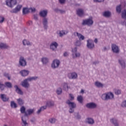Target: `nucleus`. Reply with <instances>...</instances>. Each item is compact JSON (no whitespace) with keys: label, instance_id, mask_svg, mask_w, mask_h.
I'll return each mask as SVG.
<instances>
[{"label":"nucleus","instance_id":"6e6552de","mask_svg":"<svg viewBox=\"0 0 126 126\" xmlns=\"http://www.w3.org/2000/svg\"><path fill=\"white\" fill-rule=\"evenodd\" d=\"M87 47L88 49H89L90 50H93V49H94V47H95L93 40L88 39L87 40Z\"/></svg>","mask_w":126,"mask_h":126},{"label":"nucleus","instance_id":"864d4df0","mask_svg":"<svg viewBox=\"0 0 126 126\" xmlns=\"http://www.w3.org/2000/svg\"><path fill=\"white\" fill-rule=\"evenodd\" d=\"M70 97V101H73L74 100V96H73V95L71 94H69Z\"/></svg>","mask_w":126,"mask_h":126},{"label":"nucleus","instance_id":"79ce46f5","mask_svg":"<svg viewBox=\"0 0 126 126\" xmlns=\"http://www.w3.org/2000/svg\"><path fill=\"white\" fill-rule=\"evenodd\" d=\"M77 37L79 38L80 41H83V40H84V39H85V37L83 36V35H82L80 33H79Z\"/></svg>","mask_w":126,"mask_h":126},{"label":"nucleus","instance_id":"ea45409f","mask_svg":"<svg viewBox=\"0 0 126 126\" xmlns=\"http://www.w3.org/2000/svg\"><path fill=\"white\" fill-rule=\"evenodd\" d=\"M18 104L20 105V106H22L23 104H24V101L22 98H20L17 99Z\"/></svg>","mask_w":126,"mask_h":126},{"label":"nucleus","instance_id":"2eb2a0df","mask_svg":"<svg viewBox=\"0 0 126 126\" xmlns=\"http://www.w3.org/2000/svg\"><path fill=\"white\" fill-rule=\"evenodd\" d=\"M68 77L69 79H77L78 77L77 73L76 72L69 73Z\"/></svg>","mask_w":126,"mask_h":126},{"label":"nucleus","instance_id":"6ab92c4d","mask_svg":"<svg viewBox=\"0 0 126 126\" xmlns=\"http://www.w3.org/2000/svg\"><path fill=\"white\" fill-rule=\"evenodd\" d=\"M0 97L2 101H3V102H7V101H8V100H9V97H7L6 94H1L0 95Z\"/></svg>","mask_w":126,"mask_h":126},{"label":"nucleus","instance_id":"9d476101","mask_svg":"<svg viewBox=\"0 0 126 126\" xmlns=\"http://www.w3.org/2000/svg\"><path fill=\"white\" fill-rule=\"evenodd\" d=\"M59 47V44L56 41L52 42L50 45V49L52 51H55L57 50Z\"/></svg>","mask_w":126,"mask_h":126},{"label":"nucleus","instance_id":"bb28decb","mask_svg":"<svg viewBox=\"0 0 126 126\" xmlns=\"http://www.w3.org/2000/svg\"><path fill=\"white\" fill-rule=\"evenodd\" d=\"M86 123L87 124H88L89 125H94V123H95L94 122V120L92 118H88L86 119Z\"/></svg>","mask_w":126,"mask_h":126},{"label":"nucleus","instance_id":"cd10ccee","mask_svg":"<svg viewBox=\"0 0 126 126\" xmlns=\"http://www.w3.org/2000/svg\"><path fill=\"white\" fill-rule=\"evenodd\" d=\"M8 48H9V46L6 44V43L0 42V49H8Z\"/></svg>","mask_w":126,"mask_h":126},{"label":"nucleus","instance_id":"a211bd4d","mask_svg":"<svg viewBox=\"0 0 126 126\" xmlns=\"http://www.w3.org/2000/svg\"><path fill=\"white\" fill-rule=\"evenodd\" d=\"M34 109H29L27 110V113H26V114L23 116L26 118V117L30 116V115H32V114L34 113Z\"/></svg>","mask_w":126,"mask_h":126},{"label":"nucleus","instance_id":"37998d69","mask_svg":"<svg viewBox=\"0 0 126 126\" xmlns=\"http://www.w3.org/2000/svg\"><path fill=\"white\" fill-rule=\"evenodd\" d=\"M122 18L126 20V10L125 9L122 13Z\"/></svg>","mask_w":126,"mask_h":126},{"label":"nucleus","instance_id":"20e7f679","mask_svg":"<svg viewBox=\"0 0 126 126\" xmlns=\"http://www.w3.org/2000/svg\"><path fill=\"white\" fill-rule=\"evenodd\" d=\"M93 23L94 22L92 18H89L86 20H83L82 23V25L85 26V25H87L88 26H92L93 25Z\"/></svg>","mask_w":126,"mask_h":126},{"label":"nucleus","instance_id":"f03ea898","mask_svg":"<svg viewBox=\"0 0 126 126\" xmlns=\"http://www.w3.org/2000/svg\"><path fill=\"white\" fill-rule=\"evenodd\" d=\"M115 95L112 92H109L105 94H103L101 95V99L104 101H108V100H112L114 99Z\"/></svg>","mask_w":126,"mask_h":126},{"label":"nucleus","instance_id":"c756f323","mask_svg":"<svg viewBox=\"0 0 126 126\" xmlns=\"http://www.w3.org/2000/svg\"><path fill=\"white\" fill-rule=\"evenodd\" d=\"M23 44L24 46H31L32 45V43L26 39H24L23 40Z\"/></svg>","mask_w":126,"mask_h":126},{"label":"nucleus","instance_id":"8fccbe9b","mask_svg":"<svg viewBox=\"0 0 126 126\" xmlns=\"http://www.w3.org/2000/svg\"><path fill=\"white\" fill-rule=\"evenodd\" d=\"M75 46H77L78 47H79L81 46V42H80V40H77L75 43Z\"/></svg>","mask_w":126,"mask_h":126},{"label":"nucleus","instance_id":"603ef678","mask_svg":"<svg viewBox=\"0 0 126 126\" xmlns=\"http://www.w3.org/2000/svg\"><path fill=\"white\" fill-rule=\"evenodd\" d=\"M114 92H115V94L116 95H120L121 94V90H115Z\"/></svg>","mask_w":126,"mask_h":126},{"label":"nucleus","instance_id":"0e129e2a","mask_svg":"<svg viewBox=\"0 0 126 126\" xmlns=\"http://www.w3.org/2000/svg\"><path fill=\"white\" fill-rule=\"evenodd\" d=\"M60 10L58 8H55L54 9V11H55V12H57L58 13H60Z\"/></svg>","mask_w":126,"mask_h":126},{"label":"nucleus","instance_id":"13d9d810","mask_svg":"<svg viewBox=\"0 0 126 126\" xmlns=\"http://www.w3.org/2000/svg\"><path fill=\"white\" fill-rule=\"evenodd\" d=\"M59 1L61 4H63L65 2V0H59Z\"/></svg>","mask_w":126,"mask_h":126},{"label":"nucleus","instance_id":"58836bf2","mask_svg":"<svg viewBox=\"0 0 126 126\" xmlns=\"http://www.w3.org/2000/svg\"><path fill=\"white\" fill-rule=\"evenodd\" d=\"M10 106L13 109H16L17 108V104L14 101H12L10 102Z\"/></svg>","mask_w":126,"mask_h":126},{"label":"nucleus","instance_id":"0eeeda50","mask_svg":"<svg viewBox=\"0 0 126 126\" xmlns=\"http://www.w3.org/2000/svg\"><path fill=\"white\" fill-rule=\"evenodd\" d=\"M60 63L61 62L59 60H54L51 64L52 68H53V69H55V68H58V67L60 66Z\"/></svg>","mask_w":126,"mask_h":126},{"label":"nucleus","instance_id":"09e8293b","mask_svg":"<svg viewBox=\"0 0 126 126\" xmlns=\"http://www.w3.org/2000/svg\"><path fill=\"white\" fill-rule=\"evenodd\" d=\"M3 76L8 78V80H10V77H9V74L8 73H4Z\"/></svg>","mask_w":126,"mask_h":126},{"label":"nucleus","instance_id":"4be33fe9","mask_svg":"<svg viewBox=\"0 0 126 126\" xmlns=\"http://www.w3.org/2000/svg\"><path fill=\"white\" fill-rule=\"evenodd\" d=\"M30 72L29 70H22L20 72V73L21 74V75H22V76H23V77H25V76H27V75H28V74H29V73Z\"/></svg>","mask_w":126,"mask_h":126},{"label":"nucleus","instance_id":"f3484780","mask_svg":"<svg viewBox=\"0 0 126 126\" xmlns=\"http://www.w3.org/2000/svg\"><path fill=\"white\" fill-rule=\"evenodd\" d=\"M39 15L41 17L46 18V17H47V15H48V10H43L40 11L39 12Z\"/></svg>","mask_w":126,"mask_h":126},{"label":"nucleus","instance_id":"473e14b6","mask_svg":"<svg viewBox=\"0 0 126 126\" xmlns=\"http://www.w3.org/2000/svg\"><path fill=\"white\" fill-rule=\"evenodd\" d=\"M48 122L50 123V124L54 125V124H56L57 122V119L55 118H51L48 120Z\"/></svg>","mask_w":126,"mask_h":126},{"label":"nucleus","instance_id":"3c124183","mask_svg":"<svg viewBox=\"0 0 126 126\" xmlns=\"http://www.w3.org/2000/svg\"><path fill=\"white\" fill-rule=\"evenodd\" d=\"M4 17L0 16V24H1L2 23H3L4 21Z\"/></svg>","mask_w":126,"mask_h":126},{"label":"nucleus","instance_id":"49530a36","mask_svg":"<svg viewBox=\"0 0 126 126\" xmlns=\"http://www.w3.org/2000/svg\"><path fill=\"white\" fill-rule=\"evenodd\" d=\"M72 55H75L77 53V47H75L71 49Z\"/></svg>","mask_w":126,"mask_h":126},{"label":"nucleus","instance_id":"f257e3e1","mask_svg":"<svg viewBox=\"0 0 126 126\" xmlns=\"http://www.w3.org/2000/svg\"><path fill=\"white\" fill-rule=\"evenodd\" d=\"M65 103L69 107V113H70V114L74 113V109L76 108V103L74 102L70 101L69 99L67 100Z\"/></svg>","mask_w":126,"mask_h":126},{"label":"nucleus","instance_id":"1a4fd4ad","mask_svg":"<svg viewBox=\"0 0 126 126\" xmlns=\"http://www.w3.org/2000/svg\"><path fill=\"white\" fill-rule=\"evenodd\" d=\"M29 81L28 78L24 80L22 82H21V86L23 87H24V88H26L28 89V88H29L30 87V84L28 82Z\"/></svg>","mask_w":126,"mask_h":126},{"label":"nucleus","instance_id":"c03bdc74","mask_svg":"<svg viewBox=\"0 0 126 126\" xmlns=\"http://www.w3.org/2000/svg\"><path fill=\"white\" fill-rule=\"evenodd\" d=\"M38 77L37 76H34V77H31L28 78L29 81H32V80H37L38 79Z\"/></svg>","mask_w":126,"mask_h":126},{"label":"nucleus","instance_id":"7ed1b4c3","mask_svg":"<svg viewBox=\"0 0 126 126\" xmlns=\"http://www.w3.org/2000/svg\"><path fill=\"white\" fill-rule=\"evenodd\" d=\"M12 83L10 82H5L4 84L2 82H0V90L1 91H3L6 88H9V89H11L12 88Z\"/></svg>","mask_w":126,"mask_h":126},{"label":"nucleus","instance_id":"338daca9","mask_svg":"<svg viewBox=\"0 0 126 126\" xmlns=\"http://www.w3.org/2000/svg\"><path fill=\"white\" fill-rule=\"evenodd\" d=\"M35 121L36 119H35V118H32L31 120L32 123H35Z\"/></svg>","mask_w":126,"mask_h":126},{"label":"nucleus","instance_id":"dca6fc26","mask_svg":"<svg viewBox=\"0 0 126 126\" xmlns=\"http://www.w3.org/2000/svg\"><path fill=\"white\" fill-rule=\"evenodd\" d=\"M48 18H43L42 19V24L45 30H47V29H48Z\"/></svg>","mask_w":126,"mask_h":126},{"label":"nucleus","instance_id":"9b49d317","mask_svg":"<svg viewBox=\"0 0 126 126\" xmlns=\"http://www.w3.org/2000/svg\"><path fill=\"white\" fill-rule=\"evenodd\" d=\"M111 49L112 52L115 54H119V53H120V48H119V46L116 44H112Z\"/></svg>","mask_w":126,"mask_h":126},{"label":"nucleus","instance_id":"aec40b11","mask_svg":"<svg viewBox=\"0 0 126 126\" xmlns=\"http://www.w3.org/2000/svg\"><path fill=\"white\" fill-rule=\"evenodd\" d=\"M77 14L80 17H83L84 16V11L82 9H78L77 10Z\"/></svg>","mask_w":126,"mask_h":126},{"label":"nucleus","instance_id":"bf43d9fd","mask_svg":"<svg viewBox=\"0 0 126 126\" xmlns=\"http://www.w3.org/2000/svg\"><path fill=\"white\" fill-rule=\"evenodd\" d=\"M59 13H61V14L65 13V10L60 9L59 11Z\"/></svg>","mask_w":126,"mask_h":126},{"label":"nucleus","instance_id":"5701e85b","mask_svg":"<svg viewBox=\"0 0 126 126\" xmlns=\"http://www.w3.org/2000/svg\"><path fill=\"white\" fill-rule=\"evenodd\" d=\"M46 105L48 108H52V107L55 106V102L52 100L48 101L46 103Z\"/></svg>","mask_w":126,"mask_h":126},{"label":"nucleus","instance_id":"5fc2aeb1","mask_svg":"<svg viewBox=\"0 0 126 126\" xmlns=\"http://www.w3.org/2000/svg\"><path fill=\"white\" fill-rule=\"evenodd\" d=\"M121 106L123 108H126V100L123 101L121 104Z\"/></svg>","mask_w":126,"mask_h":126},{"label":"nucleus","instance_id":"39448f33","mask_svg":"<svg viewBox=\"0 0 126 126\" xmlns=\"http://www.w3.org/2000/svg\"><path fill=\"white\" fill-rule=\"evenodd\" d=\"M6 5L8 6V7H10V8H12L14 5H16L17 4V0H6L5 1Z\"/></svg>","mask_w":126,"mask_h":126},{"label":"nucleus","instance_id":"f704fd0d","mask_svg":"<svg viewBox=\"0 0 126 126\" xmlns=\"http://www.w3.org/2000/svg\"><path fill=\"white\" fill-rule=\"evenodd\" d=\"M63 90H65V91H67L70 87H68V85H67V83H64L63 85Z\"/></svg>","mask_w":126,"mask_h":126},{"label":"nucleus","instance_id":"c9c22d12","mask_svg":"<svg viewBox=\"0 0 126 126\" xmlns=\"http://www.w3.org/2000/svg\"><path fill=\"white\" fill-rule=\"evenodd\" d=\"M56 93L57 95H61L62 93H63V89L61 87L57 88L56 90Z\"/></svg>","mask_w":126,"mask_h":126},{"label":"nucleus","instance_id":"de8ad7c7","mask_svg":"<svg viewBox=\"0 0 126 126\" xmlns=\"http://www.w3.org/2000/svg\"><path fill=\"white\" fill-rule=\"evenodd\" d=\"M116 11L118 13H121V11H122V9L121 8V5H119L116 7Z\"/></svg>","mask_w":126,"mask_h":126},{"label":"nucleus","instance_id":"680f3d73","mask_svg":"<svg viewBox=\"0 0 126 126\" xmlns=\"http://www.w3.org/2000/svg\"><path fill=\"white\" fill-rule=\"evenodd\" d=\"M34 20H38V15H33Z\"/></svg>","mask_w":126,"mask_h":126},{"label":"nucleus","instance_id":"69168bd1","mask_svg":"<svg viewBox=\"0 0 126 126\" xmlns=\"http://www.w3.org/2000/svg\"><path fill=\"white\" fill-rule=\"evenodd\" d=\"M78 34H79L78 32H74L73 33L74 36H77V37L78 36Z\"/></svg>","mask_w":126,"mask_h":126},{"label":"nucleus","instance_id":"423d86ee","mask_svg":"<svg viewBox=\"0 0 126 126\" xmlns=\"http://www.w3.org/2000/svg\"><path fill=\"white\" fill-rule=\"evenodd\" d=\"M19 64L21 66L24 67L27 65V62H26V60L23 57H20L19 61Z\"/></svg>","mask_w":126,"mask_h":126},{"label":"nucleus","instance_id":"412c9836","mask_svg":"<svg viewBox=\"0 0 126 126\" xmlns=\"http://www.w3.org/2000/svg\"><path fill=\"white\" fill-rule=\"evenodd\" d=\"M22 123L21 126H28V123H27V121H26V117L25 116H22Z\"/></svg>","mask_w":126,"mask_h":126},{"label":"nucleus","instance_id":"c85d7f7f","mask_svg":"<svg viewBox=\"0 0 126 126\" xmlns=\"http://www.w3.org/2000/svg\"><path fill=\"white\" fill-rule=\"evenodd\" d=\"M41 63H42L43 64H47L49 63V59L46 57H43L41 58Z\"/></svg>","mask_w":126,"mask_h":126},{"label":"nucleus","instance_id":"393cba45","mask_svg":"<svg viewBox=\"0 0 126 126\" xmlns=\"http://www.w3.org/2000/svg\"><path fill=\"white\" fill-rule=\"evenodd\" d=\"M68 33V31L67 30H62L59 31V35L60 37H63V35H66Z\"/></svg>","mask_w":126,"mask_h":126},{"label":"nucleus","instance_id":"72a5a7b5","mask_svg":"<svg viewBox=\"0 0 126 126\" xmlns=\"http://www.w3.org/2000/svg\"><path fill=\"white\" fill-rule=\"evenodd\" d=\"M74 115L76 120H80L81 119V115L79 114V112L74 113Z\"/></svg>","mask_w":126,"mask_h":126},{"label":"nucleus","instance_id":"e2e57ef3","mask_svg":"<svg viewBox=\"0 0 126 126\" xmlns=\"http://www.w3.org/2000/svg\"><path fill=\"white\" fill-rule=\"evenodd\" d=\"M63 57H68V53L67 52H64L63 54Z\"/></svg>","mask_w":126,"mask_h":126},{"label":"nucleus","instance_id":"f8f14e48","mask_svg":"<svg viewBox=\"0 0 126 126\" xmlns=\"http://www.w3.org/2000/svg\"><path fill=\"white\" fill-rule=\"evenodd\" d=\"M22 8V5H17L15 8L10 11V12H11V13H17V12L20 11Z\"/></svg>","mask_w":126,"mask_h":126},{"label":"nucleus","instance_id":"ddd939ff","mask_svg":"<svg viewBox=\"0 0 126 126\" xmlns=\"http://www.w3.org/2000/svg\"><path fill=\"white\" fill-rule=\"evenodd\" d=\"M118 63L121 65L122 68L125 69L126 67V61L123 58L118 59Z\"/></svg>","mask_w":126,"mask_h":126},{"label":"nucleus","instance_id":"a19ab883","mask_svg":"<svg viewBox=\"0 0 126 126\" xmlns=\"http://www.w3.org/2000/svg\"><path fill=\"white\" fill-rule=\"evenodd\" d=\"M73 59H76V58H79L81 56L80 53L77 52L75 54H72Z\"/></svg>","mask_w":126,"mask_h":126},{"label":"nucleus","instance_id":"4d7b16f0","mask_svg":"<svg viewBox=\"0 0 126 126\" xmlns=\"http://www.w3.org/2000/svg\"><path fill=\"white\" fill-rule=\"evenodd\" d=\"M47 105L43 106L40 107L41 111H44V110H46L47 109Z\"/></svg>","mask_w":126,"mask_h":126},{"label":"nucleus","instance_id":"a18cd8bd","mask_svg":"<svg viewBox=\"0 0 126 126\" xmlns=\"http://www.w3.org/2000/svg\"><path fill=\"white\" fill-rule=\"evenodd\" d=\"M77 101L79 102V103H82L83 102V98L82 97V96L81 95H79L77 97Z\"/></svg>","mask_w":126,"mask_h":126},{"label":"nucleus","instance_id":"7c9ffc66","mask_svg":"<svg viewBox=\"0 0 126 126\" xmlns=\"http://www.w3.org/2000/svg\"><path fill=\"white\" fill-rule=\"evenodd\" d=\"M104 17H110L111 16V12L109 11H105L102 14Z\"/></svg>","mask_w":126,"mask_h":126},{"label":"nucleus","instance_id":"6e6d98bb","mask_svg":"<svg viewBox=\"0 0 126 126\" xmlns=\"http://www.w3.org/2000/svg\"><path fill=\"white\" fill-rule=\"evenodd\" d=\"M29 10H31L32 12H35L36 11V8L31 7L29 8Z\"/></svg>","mask_w":126,"mask_h":126},{"label":"nucleus","instance_id":"774afa93","mask_svg":"<svg viewBox=\"0 0 126 126\" xmlns=\"http://www.w3.org/2000/svg\"><path fill=\"white\" fill-rule=\"evenodd\" d=\"M93 64H94V65H96V64H98L99 63L98 61H94L93 63Z\"/></svg>","mask_w":126,"mask_h":126},{"label":"nucleus","instance_id":"e433bc0d","mask_svg":"<svg viewBox=\"0 0 126 126\" xmlns=\"http://www.w3.org/2000/svg\"><path fill=\"white\" fill-rule=\"evenodd\" d=\"M20 112L21 114H26L27 111H26V108H25V106H22L21 108H20Z\"/></svg>","mask_w":126,"mask_h":126},{"label":"nucleus","instance_id":"052dcab7","mask_svg":"<svg viewBox=\"0 0 126 126\" xmlns=\"http://www.w3.org/2000/svg\"><path fill=\"white\" fill-rule=\"evenodd\" d=\"M94 2H102L104 0H94Z\"/></svg>","mask_w":126,"mask_h":126},{"label":"nucleus","instance_id":"a878e982","mask_svg":"<svg viewBox=\"0 0 126 126\" xmlns=\"http://www.w3.org/2000/svg\"><path fill=\"white\" fill-rule=\"evenodd\" d=\"M110 122L111 124H113L114 126H119V122H118V120L115 118H112L110 120Z\"/></svg>","mask_w":126,"mask_h":126},{"label":"nucleus","instance_id":"4c0bfd02","mask_svg":"<svg viewBox=\"0 0 126 126\" xmlns=\"http://www.w3.org/2000/svg\"><path fill=\"white\" fill-rule=\"evenodd\" d=\"M28 13H29V8H23V14L24 15H25V14H27Z\"/></svg>","mask_w":126,"mask_h":126},{"label":"nucleus","instance_id":"2f4dec72","mask_svg":"<svg viewBox=\"0 0 126 126\" xmlns=\"http://www.w3.org/2000/svg\"><path fill=\"white\" fill-rule=\"evenodd\" d=\"M94 85H95V86H96V87H98V88H103V87H104V85H103V84L98 81L95 82L94 83Z\"/></svg>","mask_w":126,"mask_h":126},{"label":"nucleus","instance_id":"4468645a","mask_svg":"<svg viewBox=\"0 0 126 126\" xmlns=\"http://www.w3.org/2000/svg\"><path fill=\"white\" fill-rule=\"evenodd\" d=\"M86 107L88 109H96L97 108V104L94 102H90L87 103Z\"/></svg>","mask_w":126,"mask_h":126},{"label":"nucleus","instance_id":"b1692460","mask_svg":"<svg viewBox=\"0 0 126 126\" xmlns=\"http://www.w3.org/2000/svg\"><path fill=\"white\" fill-rule=\"evenodd\" d=\"M14 88L15 89V92L16 93L18 94H19L20 95H23V92L20 89L19 87L18 86L15 85L14 86Z\"/></svg>","mask_w":126,"mask_h":126}]
</instances>
